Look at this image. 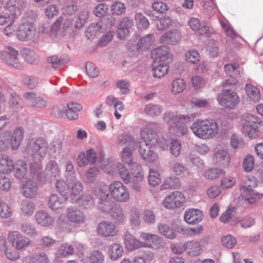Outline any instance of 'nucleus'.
Wrapping results in <instances>:
<instances>
[{
  "label": "nucleus",
  "mask_w": 263,
  "mask_h": 263,
  "mask_svg": "<svg viewBox=\"0 0 263 263\" xmlns=\"http://www.w3.org/2000/svg\"><path fill=\"white\" fill-rule=\"evenodd\" d=\"M158 125L156 122H149L143 126L140 130V136L145 143V145H140L145 149V154H148L153 149V145H155L158 141L157 130Z\"/></svg>",
  "instance_id": "nucleus-3"
},
{
  "label": "nucleus",
  "mask_w": 263,
  "mask_h": 263,
  "mask_svg": "<svg viewBox=\"0 0 263 263\" xmlns=\"http://www.w3.org/2000/svg\"><path fill=\"white\" fill-rule=\"evenodd\" d=\"M186 202V197L179 191H175L167 195L163 200V206L168 209L174 210L182 206Z\"/></svg>",
  "instance_id": "nucleus-12"
},
{
  "label": "nucleus",
  "mask_w": 263,
  "mask_h": 263,
  "mask_svg": "<svg viewBox=\"0 0 263 263\" xmlns=\"http://www.w3.org/2000/svg\"><path fill=\"white\" fill-rule=\"evenodd\" d=\"M20 206L22 214L25 216H29L34 212V205L33 203L30 200H23Z\"/></svg>",
  "instance_id": "nucleus-52"
},
{
  "label": "nucleus",
  "mask_w": 263,
  "mask_h": 263,
  "mask_svg": "<svg viewBox=\"0 0 263 263\" xmlns=\"http://www.w3.org/2000/svg\"><path fill=\"white\" fill-rule=\"evenodd\" d=\"M258 119L252 114H243L241 118L242 132L250 138H254L258 133Z\"/></svg>",
  "instance_id": "nucleus-6"
},
{
  "label": "nucleus",
  "mask_w": 263,
  "mask_h": 263,
  "mask_svg": "<svg viewBox=\"0 0 263 263\" xmlns=\"http://www.w3.org/2000/svg\"><path fill=\"white\" fill-rule=\"evenodd\" d=\"M20 230L31 237H35L38 235V232L34 224L29 222L23 223L21 226Z\"/></svg>",
  "instance_id": "nucleus-50"
},
{
  "label": "nucleus",
  "mask_w": 263,
  "mask_h": 263,
  "mask_svg": "<svg viewBox=\"0 0 263 263\" xmlns=\"http://www.w3.org/2000/svg\"><path fill=\"white\" fill-rule=\"evenodd\" d=\"M73 180L68 181L69 184H72L71 198L72 202H74V198H79L81 196L80 194L83 189V184L77 178Z\"/></svg>",
  "instance_id": "nucleus-39"
},
{
  "label": "nucleus",
  "mask_w": 263,
  "mask_h": 263,
  "mask_svg": "<svg viewBox=\"0 0 263 263\" xmlns=\"http://www.w3.org/2000/svg\"><path fill=\"white\" fill-rule=\"evenodd\" d=\"M154 42V36L152 34H148L141 37L138 42L139 48L147 49Z\"/></svg>",
  "instance_id": "nucleus-59"
},
{
  "label": "nucleus",
  "mask_w": 263,
  "mask_h": 263,
  "mask_svg": "<svg viewBox=\"0 0 263 263\" xmlns=\"http://www.w3.org/2000/svg\"><path fill=\"white\" fill-rule=\"evenodd\" d=\"M134 25L133 19L126 16L123 18L118 24L117 34L118 38L124 39L129 33L130 30Z\"/></svg>",
  "instance_id": "nucleus-20"
},
{
  "label": "nucleus",
  "mask_w": 263,
  "mask_h": 263,
  "mask_svg": "<svg viewBox=\"0 0 263 263\" xmlns=\"http://www.w3.org/2000/svg\"><path fill=\"white\" fill-rule=\"evenodd\" d=\"M171 86L172 93L176 95L182 92L185 89L186 84L183 79L178 78L172 81Z\"/></svg>",
  "instance_id": "nucleus-48"
},
{
  "label": "nucleus",
  "mask_w": 263,
  "mask_h": 263,
  "mask_svg": "<svg viewBox=\"0 0 263 263\" xmlns=\"http://www.w3.org/2000/svg\"><path fill=\"white\" fill-rule=\"evenodd\" d=\"M171 154L175 157H178L181 154L182 145L181 142L175 139H172L169 143Z\"/></svg>",
  "instance_id": "nucleus-56"
},
{
  "label": "nucleus",
  "mask_w": 263,
  "mask_h": 263,
  "mask_svg": "<svg viewBox=\"0 0 263 263\" xmlns=\"http://www.w3.org/2000/svg\"><path fill=\"white\" fill-rule=\"evenodd\" d=\"M66 213L68 219L73 223L82 224L85 221V216L84 213L76 207L68 208L66 210Z\"/></svg>",
  "instance_id": "nucleus-24"
},
{
  "label": "nucleus",
  "mask_w": 263,
  "mask_h": 263,
  "mask_svg": "<svg viewBox=\"0 0 263 263\" xmlns=\"http://www.w3.org/2000/svg\"><path fill=\"white\" fill-rule=\"evenodd\" d=\"M109 213L112 219L116 224H121L124 221L125 217L120 205L116 204Z\"/></svg>",
  "instance_id": "nucleus-36"
},
{
  "label": "nucleus",
  "mask_w": 263,
  "mask_h": 263,
  "mask_svg": "<svg viewBox=\"0 0 263 263\" xmlns=\"http://www.w3.org/2000/svg\"><path fill=\"white\" fill-rule=\"evenodd\" d=\"M67 109H65V115L69 120H77L79 116L78 111L82 109V106L79 104L71 102L67 104Z\"/></svg>",
  "instance_id": "nucleus-33"
},
{
  "label": "nucleus",
  "mask_w": 263,
  "mask_h": 263,
  "mask_svg": "<svg viewBox=\"0 0 263 263\" xmlns=\"http://www.w3.org/2000/svg\"><path fill=\"white\" fill-rule=\"evenodd\" d=\"M68 198L62 197L56 194L51 195L48 201L49 208L56 213H60L65 206V203Z\"/></svg>",
  "instance_id": "nucleus-23"
},
{
  "label": "nucleus",
  "mask_w": 263,
  "mask_h": 263,
  "mask_svg": "<svg viewBox=\"0 0 263 263\" xmlns=\"http://www.w3.org/2000/svg\"><path fill=\"white\" fill-rule=\"evenodd\" d=\"M38 188L36 183L33 180H28L22 187V193L27 198H33L37 194Z\"/></svg>",
  "instance_id": "nucleus-32"
},
{
  "label": "nucleus",
  "mask_w": 263,
  "mask_h": 263,
  "mask_svg": "<svg viewBox=\"0 0 263 263\" xmlns=\"http://www.w3.org/2000/svg\"><path fill=\"white\" fill-rule=\"evenodd\" d=\"M23 56L27 62L32 65L36 64L39 61L38 55L34 51L28 48L23 50Z\"/></svg>",
  "instance_id": "nucleus-47"
},
{
  "label": "nucleus",
  "mask_w": 263,
  "mask_h": 263,
  "mask_svg": "<svg viewBox=\"0 0 263 263\" xmlns=\"http://www.w3.org/2000/svg\"><path fill=\"white\" fill-rule=\"evenodd\" d=\"M103 156V159L105 161L104 155L101 153H100V156ZM99 156V158L97 156V154L95 151L92 148L88 149L86 153L84 152H81L80 153L77 160V164L79 167H83L87 165L88 164L92 165L97 162L98 159L100 160ZM101 164L99 161V164Z\"/></svg>",
  "instance_id": "nucleus-15"
},
{
  "label": "nucleus",
  "mask_w": 263,
  "mask_h": 263,
  "mask_svg": "<svg viewBox=\"0 0 263 263\" xmlns=\"http://www.w3.org/2000/svg\"><path fill=\"white\" fill-rule=\"evenodd\" d=\"M13 170L14 176L17 179H22L27 172V164L24 160H18Z\"/></svg>",
  "instance_id": "nucleus-40"
},
{
  "label": "nucleus",
  "mask_w": 263,
  "mask_h": 263,
  "mask_svg": "<svg viewBox=\"0 0 263 263\" xmlns=\"http://www.w3.org/2000/svg\"><path fill=\"white\" fill-rule=\"evenodd\" d=\"M109 28V25L104 24L103 21L96 23H92L86 29L85 35L90 39L93 35H96L98 32H103Z\"/></svg>",
  "instance_id": "nucleus-28"
},
{
  "label": "nucleus",
  "mask_w": 263,
  "mask_h": 263,
  "mask_svg": "<svg viewBox=\"0 0 263 263\" xmlns=\"http://www.w3.org/2000/svg\"><path fill=\"white\" fill-rule=\"evenodd\" d=\"M36 33V27L34 23L26 22L19 26L16 35L20 41H28L33 39Z\"/></svg>",
  "instance_id": "nucleus-14"
},
{
  "label": "nucleus",
  "mask_w": 263,
  "mask_h": 263,
  "mask_svg": "<svg viewBox=\"0 0 263 263\" xmlns=\"http://www.w3.org/2000/svg\"><path fill=\"white\" fill-rule=\"evenodd\" d=\"M161 43L167 44H175L181 40L180 33L178 30L169 31L162 35L160 39Z\"/></svg>",
  "instance_id": "nucleus-29"
},
{
  "label": "nucleus",
  "mask_w": 263,
  "mask_h": 263,
  "mask_svg": "<svg viewBox=\"0 0 263 263\" xmlns=\"http://www.w3.org/2000/svg\"><path fill=\"white\" fill-rule=\"evenodd\" d=\"M73 203H77L80 206L87 209L94 205L95 199L90 195H86L74 198Z\"/></svg>",
  "instance_id": "nucleus-43"
},
{
  "label": "nucleus",
  "mask_w": 263,
  "mask_h": 263,
  "mask_svg": "<svg viewBox=\"0 0 263 263\" xmlns=\"http://www.w3.org/2000/svg\"><path fill=\"white\" fill-rule=\"evenodd\" d=\"M120 176L125 183L128 184L130 182V178L132 177L127 168L122 163H118L117 166Z\"/></svg>",
  "instance_id": "nucleus-60"
},
{
  "label": "nucleus",
  "mask_w": 263,
  "mask_h": 263,
  "mask_svg": "<svg viewBox=\"0 0 263 263\" xmlns=\"http://www.w3.org/2000/svg\"><path fill=\"white\" fill-rule=\"evenodd\" d=\"M131 173L132 176L130 178V186L132 189L136 192H140L142 191L144 174L141 166L138 163L131 164Z\"/></svg>",
  "instance_id": "nucleus-10"
},
{
  "label": "nucleus",
  "mask_w": 263,
  "mask_h": 263,
  "mask_svg": "<svg viewBox=\"0 0 263 263\" xmlns=\"http://www.w3.org/2000/svg\"><path fill=\"white\" fill-rule=\"evenodd\" d=\"M215 160L224 166L229 164L230 161V157L228 152L225 149L218 150L214 154Z\"/></svg>",
  "instance_id": "nucleus-41"
},
{
  "label": "nucleus",
  "mask_w": 263,
  "mask_h": 263,
  "mask_svg": "<svg viewBox=\"0 0 263 263\" xmlns=\"http://www.w3.org/2000/svg\"><path fill=\"white\" fill-rule=\"evenodd\" d=\"M72 25V20L63 16L59 17L52 25V32L55 36L62 35Z\"/></svg>",
  "instance_id": "nucleus-17"
},
{
  "label": "nucleus",
  "mask_w": 263,
  "mask_h": 263,
  "mask_svg": "<svg viewBox=\"0 0 263 263\" xmlns=\"http://www.w3.org/2000/svg\"><path fill=\"white\" fill-rule=\"evenodd\" d=\"M169 63L157 62L153 67V76L155 78H161L165 76L168 72Z\"/></svg>",
  "instance_id": "nucleus-34"
},
{
  "label": "nucleus",
  "mask_w": 263,
  "mask_h": 263,
  "mask_svg": "<svg viewBox=\"0 0 263 263\" xmlns=\"http://www.w3.org/2000/svg\"><path fill=\"white\" fill-rule=\"evenodd\" d=\"M35 219L36 223L42 227H48L54 222V219L47 212L38 211L35 213Z\"/></svg>",
  "instance_id": "nucleus-27"
},
{
  "label": "nucleus",
  "mask_w": 263,
  "mask_h": 263,
  "mask_svg": "<svg viewBox=\"0 0 263 263\" xmlns=\"http://www.w3.org/2000/svg\"><path fill=\"white\" fill-rule=\"evenodd\" d=\"M163 110L162 106L159 104L149 103L145 106L144 112L150 117L160 116Z\"/></svg>",
  "instance_id": "nucleus-38"
},
{
  "label": "nucleus",
  "mask_w": 263,
  "mask_h": 263,
  "mask_svg": "<svg viewBox=\"0 0 263 263\" xmlns=\"http://www.w3.org/2000/svg\"><path fill=\"white\" fill-rule=\"evenodd\" d=\"M78 10L77 2L75 0H67L65 6L63 8L64 14L72 15Z\"/></svg>",
  "instance_id": "nucleus-62"
},
{
  "label": "nucleus",
  "mask_w": 263,
  "mask_h": 263,
  "mask_svg": "<svg viewBox=\"0 0 263 263\" xmlns=\"http://www.w3.org/2000/svg\"><path fill=\"white\" fill-rule=\"evenodd\" d=\"M129 221L132 225L135 227L140 226L141 221L140 219V210L136 207H132L130 211Z\"/></svg>",
  "instance_id": "nucleus-55"
},
{
  "label": "nucleus",
  "mask_w": 263,
  "mask_h": 263,
  "mask_svg": "<svg viewBox=\"0 0 263 263\" xmlns=\"http://www.w3.org/2000/svg\"><path fill=\"white\" fill-rule=\"evenodd\" d=\"M14 168L12 160L7 155L0 154V173L7 174L11 172Z\"/></svg>",
  "instance_id": "nucleus-31"
},
{
  "label": "nucleus",
  "mask_w": 263,
  "mask_h": 263,
  "mask_svg": "<svg viewBox=\"0 0 263 263\" xmlns=\"http://www.w3.org/2000/svg\"><path fill=\"white\" fill-rule=\"evenodd\" d=\"M123 253V247L118 243H112L108 247V255L111 260H117L121 258Z\"/></svg>",
  "instance_id": "nucleus-30"
},
{
  "label": "nucleus",
  "mask_w": 263,
  "mask_h": 263,
  "mask_svg": "<svg viewBox=\"0 0 263 263\" xmlns=\"http://www.w3.org/2000/svg\"><path fill=\"white\" fill-rule=\"evenodd\" d=\"M135 20L136 26L139 29L147 28L149 25L147 19L140 12L135 14Z\"/></svg>",
  "instance_id": "nucleus-63"
},
{
  "label": "nucleus",
  "mask_w": 263,
  "mask_h": 263,
  "mask_svg": "<svg viewBox=\"0 0 263 263\" xmlns=\"http://www.w3.org/2000/svg\"><path fill=\"white\" fill-rule=\"evenodd\" d=\"M63 148L62 140L59 139H54L50 144L49 149L51 155L59 156Z\"/></svg>",
  "instance_id": "nucleus-58"
},
{
  "label": "nucleus",
  "mask_w": 263,
  "mask_h": 263,
  "mask_svg": "<svg viewBox=\"0 0 263 263\" xmlns=\"http://www.w3.org/2000/svg\"><path fill=\"white\" fill-rule=\"evenodd\" d=\"M74 252V247L68 243H64L60 246L57 252L58 257H65L71 255Z\"/></svg>",
  "instance_id": "nucleus-61"
},
{
  "label": "nucleus",
  "mask_w": 263,
  "mask_h": 263,
  "mask_svg": "<svg viewBox=\"0 0 263 263\" xmlns=\"http://www.w3.org/2000/svg\"><path fill=\"white\" fill-rule=\"evenodd\" d=\"M16 16V13L6 10L0 14V25H4L7 23L13 24Z\"/></svg>",
  "instance_id": "nucleus-57"
},
{
  "label": "nucleus",
  "mask_w": 263,
  "mask_h": 263,
  "mask_svg": "<svg viewBox=\"0 0 263 263\" xmlns=\"http://www.w3.org/2000/svg\"><path fill=\"white\" fill-rule=\"evenodd\" d=\"M195 117L196 114L182 115L167 112L163 115V119L169 125L170 133L179 137L186 134L187 128L185 124L192 121Z\"/></svg>",
  "instance_id": "nucleus-1"
},
{
  "label": "nucleus",
  "mask_w": 263,
  "mask_h": 263,
  "mask_svg": "<svg viewBox=\"0 0 263 263\" xmlns=\"http://www.w3.org/2000/svg\"><path fill=\"white\" fill-rule=\"evenodd\" d=\"M185 247L190 256H197L201 253V245L198 241H187L185 243Z\"/></svg>",
  "instance_id": "nucleus-37"
},
{
  "label": "nucleus",
  "mask_w": 263,
  "mask_h": 263,
  "mask_svg": "<svg viewBox=\"0 0 263 263\" xmlns=\"http://www.w3.org/2000/svg\"><path fill=\"white\" fill-rule=\"evenodd\" d=\"M181 183L180 180L176 177H169L165 179L163 183L161 186L162 190L168 189H178L180 186Z\"/></svg>",
  "instance_id": "nucleus-53"
},
{
  "label": "nucleus",
  "mask_w": 263,
  "mask_h": 263,
  "mask_svg": "<svg viewBox=\"0 0 263 263\" xmlns=\"http://www.w3.org/2000/svg\"><path fill=\"white\" fill-rule=\"evenodd\" d=\"M18 54V52L10 46L6 47L0 52L1 58L5 63L16 69H21L23 65L17 59Z\"/></svg>",
  "instance_id": "nucleus-13"
},
{
  "label": "nucleus",
  "mask_w": 263,
  "mask_h": 263,
  "mask_svg": "<svg viewBox=\"0 0 263 263\" xmlns=\"http://www.w3.org/2000/svg\"><path fill=\"white\" fill-rule=\"evenodd\" d=\"M107 189L111 196L117 202H126L129 200V191L121 182L115 181Z\"/></svg>",
  "instance_id": "nucleus-7"
},
{
  "label": "nucleus",
  "mask_w": 263,
  "mask_h": 263,
  "mask_svg": "<svg viewBox=\"0 0 263 263\" xmlns=\"http://www.w3.org/2000/svg\"><path fill=\"white\" fill-rule=\"evenodd\" d=\"M152 54L155 55V64L157 62L170 63L173 60L172 55L169 52L168 48L165 46L156 48L153 51Z\"/></svg>",
  "instance_id": "nucleus-19"
},
{
  "label": "nucleus",
  "mask_w": 263,
  "mask_h": 263,
  "mask_svg": "<svg viewBox=\"0 0 263 263\" xmlns=\"http://www.w3.org/2000/svg\"><path fill=\"white\" fill-rule=\"evenodd\" d=\"M246 91L248 97L252 101L257 102L260 99V93L259 89L250 84H247L245 86Z\"/></svg>",
  "instance_id": "nucleus-44"
},
{
  "label": "nucleus",
  "mask_w": 263,
  "mask_h": 263,
  "mask_svg": "<svg viewBox=\"0 0 263 263\" xmlns=\"http://www.w3.org/2000/svg\"><path fill=\"white\" fill-rule=\"evenodd\" d=\"M95 195L98 198V209L105 213H109L115 205L109 196L105 185H102L94 191Z\"/></svg>",
  "instance_id": "nucleus-5"
},
{
  "label": "nucleus",
  "mask_w": 263,
  "mask_h": 263,
  "mask_svg": "<svg viewBox=\"0 0 263 263\" xmlns=\"http://www.w3.org/2000/svg\"><path fill=\"white\" fill-rule=\"evenodd\" d=\"M88 258L91 263H103L104 255L101 251L93 250L89 254Z\"/></svg>",
  "instance_id": "nucleus-64"
},
{
  "label": "nucleus",
  "mask_w": 263,
  "mask_h": 263,
  "mask_svg": "<svg viewBox=\"0 0 263 263\" xmlns=\"http://www.w3.org/2000/svg\"><path fill=\"white\" fill-rule=\"evenodd\" d=\"M116 143L121 145H125L127 146L126 147H130L135 144V142L134 138L130 135L122 134L117 137Z\"/></svg>",
  "instance_id": "nucleus-46"
},
{
  "label": "nucleus",
  "mask_w": 263,
  "mask_h": 263,
  "mask_svg": "<svg viewBox=\"0 0 263 263\" xmlns=\"http://www.w3.org/2000/svg\"><path fill=\"white\" fill-rule=\"evenodd\" d=\"M60 171V167L56 161L50 160L46 164L44 172L45 179L47 181L54 180L59 175Z\"/></svg>",
  "instance_id": "nucleus-22"
},
{
  "label": "nucleus",
  "mask_w": 263,
  "mask_h": 263,
  "mask_svg": "<svg viewBox=\"0 0 263 263\" xmlns=\"http://www.w3.org/2000/svg\"><path fill=\"white\" fill-rule=\"evenodd\" d=\"M11 138V132L6 130L0 135V151H4L7 149L10 145Z\"/></svg>",
  "instance_id": "nucleus-54"
},
{
  "label": "nucleus",
  "mask_w": 263,
  "mask_h": 263,
  "mask_svg": "<svg viewBox=\"0 0 263 263\" xmlns=\"http://www.w3.org/2000/svg\"><path fill=\"white\" fill-rule=\"evenodd\" d=\"M25 5L24 0H8L6 4V10L16 13V11L23 8Z\"/></svg>",
  "instance_id": "nucleus-45"
},
{
  "label": "nucleus",
  "mask_w": 263,
  "mask_h": 263,
  "mask_svg": "<svg viewBox=\"0 0 263 263\" xmlns=\"http://www.w3.org/2000/svg\"><path fill=\"white\" fill-rule=\"evenodd\" d=\"M158 229L162 235L169 239H174L177 235L176 233L172 228L164 223L158 224Z\"/></svg>",
  "instance_id": "nucleus-49"
},
{
  "label": "nucleus",
  "mask_w": 263,
  "mask_h": 263,
  "mask_svg": "<svg viewBox=\"0 0 263 263\" xmlns=\"http://www.w3.org/2000/svg\"><path fill=\"white\" fill-rule=\"evenodd\" d=\"M48 144L42 138L29 140L25 152L31 156L34 161H42L47 153Z\"/></svg>",
  "instance_id": "nucleus-4"
},
{
  "label": "nucleus",
  "mask_w": 263,
  "mask_h": 263,
  "mask_svg": "<svg viewBox=\"0 0 263 263\" xmlns=\"http://www.w3.org/2000/svg\"><path fill=\"white\" fill-rule=\"evenodd\" d=\"M116 225L110 221H102L97 227V233L102 237H111L116 236L118 233Z\"/></svg>",
  "instance_id": "nucleus-16"
},
{
  "label": "nucleus",
  "mask_w": 263,
  "mask_h": 263,
  "mask_svg": "<svg viewBox=\"0 0 263 263\" xmlns=\"http://www.w3.org/2000/svg\"><path fill=\"white\" fill-rule=\"evenodd\" d=\"M100 163L101 164L95 165L92 167L89 168L86 173V181L88 182H93L96 180V177L99 174L101 170H103L104 172L110 175H114V170L112 168V165L108 163L106 161L103 159V156H100Z\"/></svg>",
  "instance_id": "nucleus-9"
},
{
  "label": "nucleus",
  "mask_w": 263,
  "mask_h": 263,
  "mask_svg": "<svg viewBox=\"0 0 263 263\" xmlns=\"http://www.w3.org/2000/svg\"><path fill=\"white\" fill-rule=\"evenodd\" d=\"M0 245L2 246L3 251L8 259L11 260H15L20 258V254L16 251H10L8 248L7 242L4 238H0Z\"/></svg>",
  "instance_id": "nucleus-42"
},
{
  "label": "nucleus",
  "mask_w": 263,
  "mask_h": 263,
  "mask_svg": "<svg viewBox=\"0 0 263 263\" xmlns=\"http://www.w3.org/2000/svg\"><path fill=\"white\" fill-rule=\"evenodd\" d=\"M191 129L197 137L208 140L216 136L219 131V126L213 120H197L191 126Z\"/></svg>",
  "instance_id": "nucleus-2"
},
{
  "label": "nucleus",
  "mask_w": 263,
  "mask_h": 263,
  "mask_svg": "<svg viewBox=\"0 0 263 263\" xmlns=\"http://www.w3.org/2000/svg\"><path fill=\"white\" fill-rule=\"evenodd\" d=\"M203 216L202 211L192 209L185 211L184 219L189 224H194L200 222L202 220Z\"/></svg>",
  "instance_id": "nucleus-26"
},
{
  "label": "nucleus",
  "mask_w": 263,
  "mask_h": 263,
  "mask_svg": "<svg viewBox=\"0 0 263 263\" xmlns=\"http://www.w3.org/2000/svg\"><path fill=\"white\" fill-rule=\"evenodd\" d=\"M124 244L126 249L129 251L136 250L141 247H151V244L141 242L128 232L125 234Z\"/></svg>",
  "instance_id": "nucleus-21"
},
{
  "label": "nucleus",
  "mask_w": 263,
  "mask_h": 263,
  "mask_svg": "<svg viewBox=\"0 0 263 263\" xmlns=\"http://www.w3.org/2000/svg\"><path fill=\"white\" fill-rule=\"evenodd\" d=\"M172 171L177 176L186 177L189 175L187 168L181 163L176 162L172 166Z\"/></svg>",
  "instance_id": "nucleus-51"
},
{
  "label": "nucleus",
  "mask_w": 263,
  "mask_h": 263,
  "mask_svg": "<svg viewBox=\"0 0 263 263\" xmlns=\"http://www.w3.org/2000/svg\"><path fill=\"white\" fill-rule=\"evenodd\" d=\"M24 97L27 103L31 106L37 108L45 107L47 105V101L40 96H36L33 92L24 93Z\"/></svg>",
  "instance_id": "nucleus-25"
},
{
  "label": "nucleus",
  "mask_w": 263,
  "mask_h": 263,
  "mask_svg": "<svg viewBox=\"0 0 263 263\" xmlns=\"http://www.w3.org/2000/svg\"><path fill=\"white\" fill-rule=\"evenodd\" d=\"M217 101L220 105L226 109H233L239 103L237 93L231 89H224L217 96Z\"/></svg>",
  "instance_id": "nucleus-8"
},
{
  "label": "nucleus",
  "mask_w": 263,
  "mask_h": 263,
  "mask_svg": "<svg viewBox=\"0 0 263 263\" xmlns=\"http://www.w3.org/2000/svg\"><path fill=\"white\" fill-rule=\"evenodd\" d=\"M224 69L226 73L229 76L230 78L226 80L223 84V87L236 84L238 80L237 77L239 75V65L234 63V64H228L225 65Z\"/></svg>",
  "instance_id": "nucleus-18"
},
{
  "label": "nucleus",
  "mask_w": 263,
  "mask_h": 263,
  "mask_svg": "<svg viewBox=\"0 0 263 263\" xmlns=\"http://www.w3.org/2000/svg\"><path fill=\"white\" fill-rule=\"evenodd\" d=\"M8 239L13 247L17 250H25L31 244L30 239L17 231L9 232Z\"/></svg>",
  "instance_id": "nucleus-11"
},
{
  "label": "nucleus",
  "mask_w": 263,
  "mask_h": 263,
  "mask_svg": "<svg viewBox=\"0 0 263 263\" xmlns=\"http://www.w3.org/2000/svg\"><path fill=\"white\" fill-rule=\"evenodd\" d=\"M24 137V131L22 127L16 128L11 135V146L13 150L17 149L20 146Z\"/></svg>",
  "instance_id": "nucleus-35"
}]
</instances>
